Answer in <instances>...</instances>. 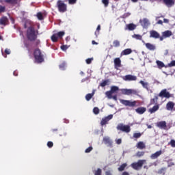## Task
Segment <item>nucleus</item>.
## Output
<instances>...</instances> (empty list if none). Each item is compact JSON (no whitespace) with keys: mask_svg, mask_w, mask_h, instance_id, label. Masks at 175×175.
<instances>
[{"mask_svg":"<svg viewBox=\"0 0 175 175\" xmlns=\"http://www.w3.org/2000/svg\"><path fill=\"white\" fill-rule=\"evenodd\" d=\"M169 144H170L171 147L175 148V140L171 139Z\"/></svg>","mask_w":175,"mask_h":175,"instance_id":"51","label":"nucleus"},{"mask_svg":"<svg viewBox=\"0 0 175 175\" xmlns=\"http://www.w3.org/2000/svg\"><path fill=\"white\" fill-rule=\"evenodd\" d=\"M108 121H110L113 118V115H109L107 117L105 118Z\"/></svg>","mask_w":175,"mask_h":175,"instance_id":"61","label":"nucleus"},{"mask_svg":"<svg viewBox=\"0 0 175 175\" xmlns=\"http://www.w3.org/2000/svg\"><path fill=\"white\" fill-rule=\"evenodd\" d=\"M162 155V150H159L156 152L155 153H153L150 155L151 159H157L159 157H161Z\"/></svg>","mask_w":175,"mask_h":175,"instance_id":"16","label":"nucleus"},{"mask_svg":"<svg viewBox=\"0 0 175 175\" xmlns=\"http://www.w3.org/2000/svg\"><path fill=\"white\" fill-rule=\"evenodd\" d=\"M159 96H160V98H166L167 99H169V98H172V94H170V92H167V90L164 89L160 92Z\"/></svg>","mask_w":175,"mask_h":175,"instance_id":"8","label":"nucleus"},{"mask_svg":"<svg viewBox=\"0 0 175 175\" xmlns=\"http://www.w3.org/2000/svg\"><path fill=\"white\" fill-rule=\"evenodd\" d=\"M105 175H113V174H111V171H106L105 172Z\"/></svg>","mask_w":175,"mask_h":175,"instance_id":"63","label":"nucleus"},{"mask_svg":"<svg viewBox=\"0 0 175 175\" xmlns=\"http://www.w3.org/2000/svg\"><path fill=\"white\" fill-rule=\"evenodd\" d=\"M158 110H159V105L157 104L153 106L152 108L149 109V113H150V114H152L155 113V111H158Z\"/></svg>","mask_w":175,"mask_h":175,"instance_id":"22","label":"nucleus"},{"mask_svg":"<svg viewBox=\"0 0 175 175\" xmlns=\"http://www.w3.org/2000/svg\"><path fill=\"white\" fill-rule=\"evenodd\" d=\"M92 150H93L92 146H90L88 148H86V150H85V152L88 154V152H91Z\"/></svg>","mask_w":175,"mask_h":175,"instance_id":"52","label":"nucleus"},{"mask_svg":"<svg viewBox=\"0 0 175 175\" xmlns=\"http://www.w3.org/2000/svg\"><path fill=\"white\" fill-rule=\"evenodd\" d=\"M131 16V13L127 12L124 14L123 16L122 17V18H127V17H129Z\"/></svg>","mask_w":175,"mask_h":175,"instance_id":"56","label":"nucleus"},{"mask_svg":"<svg viewBox=\"0 0 175 175\" xmlns=\"http://www.w3.org/2000/svg\"><path fill=\"white\" fill-rule=\"evenodd\" d=\"M122 95H139V92L134 89H121Z\"/></svg>","mask_w":175,"mask_h":175,"instance_id":"6","label":"nucleus"},{"mask_svg":"<svg viewBox=\"0 0 175 175\" xmlns=\"http://www.w3.org/2000/svg\"><path fill=\"white\" fill-rule=\"evenodd\" d=\"M157 128H160V129H166V122L165 121H161L158 122L156 124Z\"/></svg>","mask_w":175,"mask_h":175,"instance_id":"15","label":"nucleus"},{"mask_svg":"<svg viewBox=\"0 0 175 175\" xmlns=\"http://www.w3.org/2000/svg\"><path fill=\"white\" fill-rule=\"evenodd\" d=\"M61 49H62V50H63V51H65L68 50V46H66V45H62V46H61Z\"/></svg>","mask_w":175,"mask_h":175,"instance_id":"59","label":"nucleus"},{"mask_svg":"<svg viewBox=\"0 0 175 175\" xmlns=\"http://www.w3.org/2000/svg\"><path fill=\"white\" fill-rule=\"evenodd\" d=\"M5 54L9 55V54H10V50L8 49H5Z\"/></svg>","mask_w":175,"mask_h":175,"instance_id":"62","label":"nucleus"},{"mask_svg":"<svg viewBox=\"0 0 175 175\" xmlns=\"http://www.w3.org/2000/svg\"><path fill=\"white\" fill-rule=\"evenodd\" d=\"M31 25L29 21H26L24 24V28H27L26 31V36L28 40L30 42H35L38 39V35H39V30L35 29L33 26Z\"/></svg>","mask_w":175,"mask_h":175,"instance_id":"1","label":"nucleus"},{"mask_svg":"<svg viewBox=\"0 0 175 175\" xmlns=\"http://www.w3.org/2000/svg\"><path fill=\"white\" fill-rule=\"evenodd\" d=\"M159 33L155 30H151L150 31V38H153L154 39H159Z\"/></svg>","mask_w":175,"mask_h":175,"instance_id":"13","label":"nucleus"},{"mask_svg":"<svg viewBox=\"0 0 175 175\" xmlns=\"http://www.w3.org/2000/svg\"><path fill=\"white\" fill-rule=\"evenodd\" d=\"M107 122H109V121L106 118H103L101 122H100V125L102 126H103V125H106V124H107Z\"/></svg>","mask_w":175,"mask_h":175,"instance_id":"41","label":"nucleus"},{"mask_svg":"<svg viewBox=\"0 0 175 175\" xmlns=\"http://www.w3.org/2000/svg\"><path fill=\"white\" fill-rule=\"evenodd\" d=\"M94 175H102V170L100 168H98L97 170L94 171Z\"/></svg>","mask_w":175,"mask_h":175,"instance_id":"43","label":"nucleus"},{"mask_svg":"<svg viewBox=\"0 0 175 175\" xmlns=\"http://www.w3.org/2000/svg\"><path fill=\"white\" fill-rule=\"evenodd\" d=\"M57 38L61 39L64 35H65V31H59L58 33H56Z\"/></svg>","mask_w":175,"mask_h":175,"instance_id":"39","label":"nucleus"},{"mask_svg":"<svg viewBox=\"0 0 175 175\" xmlns=\"http://www.w3.org/2000/svg\"><path fill=\"white\" fill-rule=\"evenodd\" d=\"M165 172H166V168H161L159 170V174L165 175Z\"/></svg>","mask_w":175,"mask_h":175,"instance_id":"48","label":"nucleus"},{"mask_svg":"<svg viewBox=\"0 0 175 175\" xmlns=\"http://www.w3.org/2000/svg\"><path fill=\"white\" fill-rule=\"evenodd\" d=\"M100 31V25H98L96 28V31H95V35L96 38H98V35H99V31Z\"/></svg>","mask_w":175,"mask_h":175,"instance_id":"45","label":"nucleus"},{"mask_svg":"<svg viewBox=\"0 0 175 175\" xmlns=\"http://www.w3.org/2000/svg\"><path fill=\"white\" fill-rule=\"evenodd\" d=\"M103 142L105 144H106V146H107V147H113V141L110 139V137H105L103 139Z\"/></svg>","mask_w":175,"mask_h":175,"instance_id":"10","label":"nucleus"},{"mask_svg":"<svg viewBox=\"0 0 175 175\" xmlns=\"http://www.w3.org/2000/svg\"><path fill=\"white\" fill-rule=\"evenodd\" d=\"M139 83L142 84V85L144 87V88L148 90V83L144 82L143 81H140Z\"/></svg>","mask_w":175,"mask_h":175,"instance_id":"36","label":"nucleus"},{"mask_svg":"<svg viewBox=\"0 0 175 175\" xmlns=\"http://www.w3.org/2000/svg\"><path fill=\"white\" fill-rule=\"evenodd\" d=\"M5 3H10V5H17V0H4Z\"/></svg>","mask_w":175,"mask_h":175,"instance_id":"30","label":"nucleus"},{"mask_svg":"<svg viewBox=\"0 0 175 175\" xmlns=\"http://www.w3.org/2000/svg\"><path fill=\"white\" fill-rule=\"evenodd\" d=\"M144 154H146V152L144 151H138L136 153V157H137L138 158H140L142 157H144Z\"/></svg>","mask_w":175,"mask_h":175,"instance_id":"37","label":"nucleus"},{"mask_svg":"<svg viewBox=\"0 0 175 175\" xmlns=\"http://www.w3.org/2000/svg\"><path fill=\"white\" fill-rule=\"evenodd\" d=\"M168 66H170V68H172L173 66H175V60H172L169 64Z\"/></svg>","mask_w":175,"mask_h":175,"instance_id":"57","label":"nucleus"},{"mask_svg":"<svg viewBox=\"0 0 175 175\" xmlns=\"http://www.w3.org/2000/svg\"><path fill=\"white\" fill-rule=\"evenodd\" d=\"M116 144H121V143H122V139H121V138L116 139Z\"/></svg>","mask_w":175,"mask_h":175,"instance_id":"58","label":"nucleus"},{"mask_svg":"<svg viewBox=\"0 0 175 175\" xmlns=\"http://www.w3.org/2000/svg\"><path fill=\"white\" fill-rule=\"evenodd\" d=\"M125 29H129V31H134V29H136V25L133 23H129L126 25Z\"/></svg>","mask_w":175,"mask_h":175,"instance_id":"19","label":"nucleus"},{"mask_svg":"<svg viewBox=\"0 0 175 175\" xmlns=\"http://www.w3.org/2000/svg\"><path fill=\"white\" fill-rule=\"evenodd\" d=\"M162 35L166 39V38H170L173 35V33L170 30H166L162 33Z\"/></svg>","mask_w":175,"mask_h":175,"instance_id":"18","label":"nucleus"},{"mask_svg":"<svg viewBox=\"0 0 175 175\" xmlns=\"http://www.w3.org/2000/svg\"><path fill=\"white\" fill-rule=\"evenodd\" d=\"M59 69H61V70H65V68H66V62L62 63L59 66Z\"/></svg>","mask_w":175,"mask_h":175,"instance_id":"40","label":"nucleus"},{"mask_svg":"<svg viewBox=\"0 0 175 175\" xmlns=\"http://www.w3.org/2000/svg\"><path fill=\"white\" fill-rule=\"evenodd\" d=\"M155 103H158V96H154V97L150 99V105H155Z\"/></svg>","mask_w":175,"mask_h":175,"instance_id":"28","label":"nucleus"},{"mask_svg":"<svg viewBox=\"0 0 175 175\" xmlns=\"http://www.w3.org/2000/svg\"><path fill=\"white\" fill-rule=\"evenodd\" d=\"M6 10V7L0 5V13H5Z\"/></svg>","mask_w":175,"mask_h":175,"instance_id":"49","label":"nucleus"},{"mask_svg":"<svg viewBox=\"0 0 175 175\" xmlns=\"http://www.w3.org/2000/svg\"><path fill=\"white\" fill-rule=\"evenodd\" d=\"M92 61H94V58H88L85 60L86 64H88V65H90V64H91L92 62Z\"/></svg>","mask_w":175,"mask_h":175,"instance_id":"50","label":"nucleus"},{"mask_svg":"<svg viewBox=\"0 0 175 175\" xmlns=\"http://www.w3.org/2000/svg\"><path fill=\"white\" fill-rule=\"evenodd\" d=\"M114 68L115 69H118V68H121L122 64H121V59L120 57H116L113 59Z\"/></svg>","mask_w":175,"mask_h":175,"instance_id":"11","label":"nucleus"},{"mask_svg":"<svg viewBox=\"0 0 175 175\" xmlns=\"http://www.w3.org/2000/svg\"><path fill=\"white\" fill-rule=\"evenodd\" d=\"M163 23H165L166 24L169 23V19L164 18L163 19Z\"/></svg>","mask_w":175,"mask_h":175,"instance_id":"64","label":"nucleus"},{"mask_svg":"<svg viewBox=\"0 0 175 175\" xmlns=\"http://www.w3.org/2000/svg\"><path fill=\"white\" fill-rule=\"evenodd\" d=\"M122 79L124 81H136L137 80V77L132 75H127L122 77Z\"/></svg>","mask_w":175,"mask_h":175,"instance_id":"9","label":"nucleus"},{"mask_svg":"<svg viewBox=\"0 0 175 175\" xmlns=\"http://www.w3.org/2000/svg\"><path fill=\"white\" fill-rule=\"evenodd\" d=\"M33 55L37 64H42L44 61V55L42 54V51L39 48L34 50Z\"/></svg>","mask_w":175,"mask_h":175,"instance_id":"2","label":"nucleus"},{"mask_svg":"<svg viewBox=\"0 0 175 175\" xmlns=\"http://www.w3.org/2000/svg\"><path fill=\"white\" fill-rule=\"evenodd\" d=\"M105 95L107 96V98L109 99H112L113 98V93L109 90V91H107L105 92Z\"/></svg>","mask_w":175,"mask_h":175,"instance_id":"35","label":"nucleus"},{"mask_svg":"<svg viewBox=\"0 0 175 175\" xmlns=\"http://www.w3.org/2000/svg\"><path fill=\"white\" fill-rule=\"evenodd\" d=\"M166 109L168 110L169 111H172L173 110L174 111V103H173V101H169L166 104Z\"/></svg>","mask_w":175,"mask_h":175,"instance_id":"12","label":"nucleus"},{"mask_svg":"<svg viewBox=\"0 0 175 175\" xmlns=\"http://www.w3.org/2000/svg\"><path fill=\"white\" fill-rule=\"evenodd\" d=\"M120 103L124 105V106H127L128 107H136L137 106V100H120Z\"/></svg>","mask_w":175,"mask_h":175,"instance_id":"4","label":"nucleus"},{"mask_svg":"<svg viewBox=\"0 0 175 175\" xmlns=\"http://www.w3.org/2000/svg\"><path fill=\"white\" fill-rule=\"evenodd\" d=\"M8 23V18L6 16H3L0 18V25H6Z\"/></svg>","mask_w":175,"mask_h":175,"instance_id":"25","label":"nucleus"},{"mask_svg":"<svg viewBox=\"0 0 175 175\" xmlns=\"http://www.w3.org/2000/svg\"><path fill=\"white\" fill-rule=\"evenodd\" d=\"M163 3L167 8H172L174 5V0H163Z\"/></svg>","mask_w":175,"mask_h":175,"instance_id":"14","label":"nucleus"},{"mask_svg":"<svg viewBox=\"0 0 175 175\" xmlns=\"http://www.w3.org/2000/svg\"><path fill=\"white\" fill-rule=\"evenodd\" d=\"M51 40L52 42H58V37L56 35V33L53 34L52 36H51Z\"/></svg>","mask_w":175,"mask_h":175,"instance_id":"38","label":"nucleus"},{"mask_svg":"<svg viewBox=\"0 0 175 175\" xmlns=\"http://www.w3.org/2000/svg\"><path fill=\"white\" fill-rule=\"evenodd\" d=\"M126 163H123L119 167H118V170L119 172H124V170H125V167H126Z\"/></svg>","mask_w":175,"mask_h":175,"instance_id":"33","label":"nucleus"},{"mask_svg":"<svg viewBox=\"0 0 175 175\" xmlns=\"http://www.w3.org/2000/svg\"><path fill=\"white\" fill-rule=\"evenodd\" d=\"M37 17L38 20H40V21L43 20V14H42V12H38L37 14Z\"/></svg>","mask_w":175,"mask_h":175,"instance_id":"46","label":"nucleus"},{"mask_svg":"<svg viewBox=\"0 0 175 175\" xmlns=\"http://www.w3.org/2000/svg\"><path fill=\"white\" fill-rule=\"evenodd\" d=\"M109 83H110V79L103 80L102 83H100V87H106V85H109Z\"/></svg>","mask_w":175,"mask_h":175,"instance_id":"26","label":"nucleus"},{"mask_svg":"<svg viewBox=\"0 0 175 175\" xmlns=\"http://www.w3.org/2000/svg\"><path fill=\"white\" fill-rule=\"evenodd\" d=\"M136 113L137 114H144L146 111H147V109L144 107H138L135 109Z\"/></svg>","mask_w":175,"mask_h":175,"instance_id":"17","label":"nucleus"},{"mask_svg":"<svg viewBox=\"0 0 175 175\" xmlns=\"http://www.w3.org/2000/svg\"><path fill=\"white\" fill-rule=\"evenodd\" d=\"M113 47H120L121 46V44L120 43V41L118 40H115L113 42Z\"/></svg>","mask_w":175,"mask_h":175,"instance_id":"34","label":"nucleus"},{"mask_svg":"<svg viewBox=\"0 0 175 175\" xmlns=\"http://www.w3.org/2000/svg\"><path fill=\"white\" fill-rule=\"evenodd\" d=\"M140 23L143 27H148L150 25V23L148 21V19L144 18L143 20H140Z\"/></svg>","mask_w":175,"mask_h":175,"instance_id":"24","label":"nucleus"},{"mask_svg":"<svg viewBox=\"0 0 175 175\" xmlns=\"http://www.w3.org/2000/svg\"><path fill=\"white\" fill-rule=\"evenodd\" d=\"M136 147L138 150H144V148H146V144L143 142H139L137 144Z\"/></svg>","mask_w":175,"mask_h":175,"instance_id":"21","label":"nucleus"},{"mask_svg":"<svg viewBox=\"0 0 175 175\" xmlns=\"http://www.w3.org/2000/svg\"><path fill=\"white\" fill-rule=\"evenodd\" d=\"M116 129L118 131H122V132H125V133H129L131 132V126L124 125L122 123L118 124Z\"/></svg>","mask_w":175,"mask_h":175,"instance_id":"7","label":"nucleus"},{"mask_svg":"<svg viewBox=\"0 0 175 175\" xmlns=\"http://www.w3.org/2000/svg\"><path fill=\"white\" fill-rule=\"evenodd\" d=\"M133 38H135L137 39V40H142V39L143 38L142 37V36H141V35H139V34H134V35L133 36Z\"/></svg>","mask_w":175,"mask_h":175,"instance_id":"44","label":"nucleus"},{"mask_svg":"<svg viewBox=\"0 0 175 175\" xmlns=\"http://www.w3.org/2000/svg\"><path fill=\"white\" fill-rule=\"evenodd\" d=\"M159 39L160 42H162L164 39H166V38L163 36V35H162V36H161V35L159 34Z\"/></svg>","mask_w":175,"mask_h":175,"instance_id":"60","label":"nucleus"},{"mask_svg":"<svg viewBox=\"0 0 175 175\" xmlns=\"http://www.w3.org/2000/svg\"><path fill=\"white\" fill-rule=\"evenodd\" d=\"M34 42H35L34 44H35L36 47H38V46L39 44H40V40H38V38H36V40H34Z\"/></svg>","mask_w":175,"mask_h":175,"instance_id":"53","label":"nucleus"},{"mask_svg":"<svg viewBox=\"0 0 175 175\" xmlns=\"http://www.w3.org/2000/svg\"><path fill=\"white\" fill-rule=\"evenodd\" d=\"M110 91L112 94H114V92H117V91H120V88L118 86H111Z\"/></svg>","mask_w":175,"mask_h":175,"instance_id":"32","label":"nucleus"},{"mask_svg":"<svg viewBox=\"0 0 175 175\" xmlns=\"http://www.w3.org/2000/svg\"><path fill=\"white\" fill-rule=\"evenodd\" d=\"M156 64L159 68V69H162V68H165V64L161 61L157 60L156 61Z\"/></svg>","mask_w":175,"mask_h":175,"instance_id":"27","label":"nucleus"},{"mask_svg":"<svg viewBox=\"0 0 175 175\" xmlns=\"http://www.w3.org/2000/svg\"><path fill=\"white\" fill-rule=\"evenodd\" d=\"M102 3L105 5V8H107V6H109V0H102Z\"/></svg>","mask_w":175,"mask_h":175,"instance_id":"47","label":"nucleus"},{"mask_svg":"<svg viewBox=\"0 0 175 175\" xmlns=\"http://www.w3.org/2000/svg\"><path fill=\"white\" fill-rule=\"evenodd\" d=\"M131 53L132 50L131 49H124L121 52L120 57H122L123 55H129Z\"/></svg>","mask_w":175,"mask_h":175,"instance_id":"20","label":"nucleus"},{"mask_svg":"<svg viewBox=\"0 0 175 175\" xmlns=\"http://www.w3.org/2000/svg\"><path fill=\"white\" fill-rule=\"evenodd\" d=\"M47 146L49 148H51L54 146V144L53 142L49 141L47 142Z\"/></svg>","mask_w":175,"mask_h":175,"instance_id":"54","label":"nucleus"},{"mask_svg":"<svg viewBox=\"0 0 175 175\" xmlns=\"http://www.w3.org/2000/svg\"><path fill=\"white\" fill-rule=\"evenodd\" d=\"M146 162V160H139L137 162L133 163L131 167L134 169V170H140Z\"/></svg>","mask_w":175,"mask_h":175,"instance_id":"5","label":"nucleus"},{"mask_svg":"<svg viewBox=\"0 0 175 175\" xmlns=\"http://www.w3.org/2000/svg\"><path fill=\"white\" fill-rule=\"evenodd\" d=\"M142 137L141 133H134L131 139H140Z\"/></svg>","mask_w":175,"mask_h":175,"instance_id":"31","label":"nucleus"},{"mask_svg":"<svg viewBox=\"0 0 175 175\" xmlns=\"http://www.w3.org/2000/svg\"><path fill=\"white\" fill-rule=\"evenodd\" d=\"M93 113H94V114H98L99 113V108L94 107L93 109Z\"/></svg>","mask_w":175,"mask_h":175,"instance_id":"55","label":"nucleus"},{"mask_svg":"<svg viewBox=\"0 0 175 175\" xmlns=\"http://www.w3.org/2000/svg\"><path fill=\"white\" fill-rule=\"evenodd\" d=\"M94 94H95V93L93 92V93H90V94H86V96H85V99H86V100H87L88 102H89V100H91V99H92V97L94 96Z\"/></svg>","mask_w":175,"mask_h":175,"instance_id":"29","label":"nucleus"},{"mask_svg":"<svg viewBox=\"0 0 175 175\" xmlns=\"http://www.w3.org/2000/svg\"><path fill=\"white\" fill-rule=\"evenodd\" d=\"M64 2V0H58L57 1L56 5L60 13H65L68 10V5Z\"/></svg>","mask_w":175,"mask_h":175,"instance_id":"3","label":"nucleus"},{"mask_svg":"<svg viewBox=\"0 0 175 175\" xmlns=\"http://www.w3.org/2000/svg\"><path fill=\"white\" fill-rule=\"evenodd\" d=\"M145 46L146 47V49H148V50H150V51H154V50H155V45L151 44V43H146Z\"/></svg>","mask_w":175,"mask_h":175,"instance_id":"23","label":"nucleus"},{"mask_svg":"<svg viewBox=\"0 0 175 175\" xmlns=\"http://www.w3.org/2000/svg\"><path fill=\"white\" fill-rule=\"evenodd\" d=\"M64 2H68L69 5H75L77 2V0H64Z\"/></svg>","mask_w":175,"mask_h":175,"instance_id":"42","label":"nucleus"}]
</instances>
